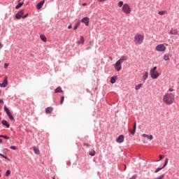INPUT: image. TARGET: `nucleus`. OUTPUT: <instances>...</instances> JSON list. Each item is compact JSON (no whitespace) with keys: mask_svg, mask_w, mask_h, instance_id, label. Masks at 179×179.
<instances>
[{"mask_svg":"<svg viewBox=\"0 0 179 179\" xmlns=\"http://www.w3.org/2000/svg\"><path fill=\"white\" fill-rule=\"evenodd\" d=\"M53 179H55V177H54Z\"/></svg>","mask_w":179,"mask_h":179,"instance_id":"nucleus-56","label":"nucleus"},{"mask_svg":"<svg viewBox=\"0 0 179 179\" xmlns=\"http://www.w3.org/2000/svg\"><path fill=\"white\" fill-rule=\"evenodd\" d=\"M127 56H122L121 58L117 60L119 62H121L122 64L124 62V61H127Z\"/></svg>","mask_w":179,"mask_h":179,"instance_id":"nucleus-21","label":"nucleus"},{"mask_svg":"<svg viewBox=\"0 0 179 179\" xmlns=\"http://www.w3.org/2000/svg\"><path fill=\"white\" fill-rule=\"evenodd\" d=\"M164 156L163 155H159V159L157 160V162H160L163 159Z\"/></svg>","mask_w":179,"mask_h":179,"instance_id":"nucleus-42","label":"nucleus"},{"mask_svg":"<svg viewBox=\"0 0 179 179\" xmlns=\"http://www.w3.org/2000/svg\"><path fill=\"white\" fill-rule=\"evenodd\" d=\"M83 6H86V3H84L83 4Z\"/></svg>","mask_w":179,"mask_h":179,"instance_id":"nucleus-53","label":"nucleus"},{"mask_svg":"<svg viewBox=\"0 0 179 179\" xmlns=\"http://www.w3.org/2000/svg\"><path fill=\"white\" fill-rule=\"evenodd\" d=\"M87 50H92V46H88L87 48H86Z\"/></svg>","mask_w":179,"mask_h":179,"instance_id":"nucleus-46","label":"nucleus"},{"mask_svg":"<svg viewBox=\"0 0 179 179\" xmlns=\"http://www.w3.org/2000/svg\"><path fill=\"white\" fill-rule=\"evenodd\" d=\"M176 100V95L173 93H166L163 96V101L166 106H171Z\"/></svg>","mask_w":179,"mask_h":179,"instance_id":"nucleus-1","label":"nucleus"},{"mask_svg":"<svg viewBox=\"0 0 179 179\" xmlns=\"http://www.w3.org/2000/svg\"><path fill=\"white\" fill-rule=\"evenodd\" d=\"M23 6V3H19L16 6L15 9H19L20 8H22Z\"/></svg>","mask_w":179,"mask_h":179,"instance_id":"nucleus-28","label":"nucleus"},{"mask_svg":"<svg viewBox=\"0 0 179 179\" xmlns=\"http://www.w3.org/2000/svg\"><path fill=\"white\" fill-rule=\"evenodd\" d=\"M169 34H173L176 36V35L178 34V31L177 29H171V31H169Z\"/></svg>","mask_w":179,"mask_h":179,"instance_id":"nucleus-18","label":"nucleus"},{"mask_svg":"<svg viewBox=\"0 0 179 179\" xmlns=\"http://www.w3.org/2000/svg\"><path fill=\"white\" fill-rule=\"evenodd\" d=\"M77 44L78 45L85 44V38H83V36H80V39L77 41Z\"/></svg>","mask_w":179,"mask_h":179,"instance_id":"nucleus-15","label":"nucleus"},{"mask_svg":"<svg viewBox=\"0 0 179 179\" xmlns=\"http://www.w3.org/2000/svg\"><path fill=\"white\" fill-rule=\"evenodd\" d=\"M148 72H145L143 76V83H145L146 79H148Z\"/></svg>","mask_w":179,"mask_h":179,"instance_id":"nucleus-23","label":"nucleus"},{"mask_svg":"<svg viewBox=\"0 0 179 179\" xmlns=\"http://www.w3.org/2000/svg\"><path fill=\"white\" fill-rule=\"evenodd\" d=\"M160 170H163V167L157 168V169L155 170V173H159Z\"/></svg>","mask_w":179,"mask_h":179,"instance_id":"nucleus-33","label":"nucleus"},{"mask_svg":"<svg viewBox=\"0 0 179 179\" xmlns=\"http://www.w3.org/2000/svg\"><path fill=\"white\" fill-rule=\"evenodd\" d=\"M10 176V170H7L6 172V177H9Z\"/></svg>","mask_w":179,"mask_h":179,"instance_id":"nucleus-32","label":"nucleus"},{"mask_svg":"<svg viewBox=\"0 0 179 179\" xmlns=\"http://www.w3.org/2000/svg\"><path fill=\"white\" fill-rule=\"evenodd\" d=\"M8 67V64H4V68H7Z\"/></svg>","mask_w":179,"mask_h":179,"instance_id":"nucleus-51","label":"nucleus"},{"mask_svg":"<svg viewBox=\"0 0 179 179\" xmlns=\"http://www.w3.org/2000/svg\"><path fill=\"white\" fill-rule=\"evenodd\" d=\"M29 16V13L25 14L24 15H22V19H26Z\"/></svg>","mask_w":179,"mask_h":179,"instance_id":"nucleus-38","label":"nucleus"},{"mask_svg":"<svg viewBox=\"0 0 179 179\" xmlns=\"http://www.w3.org/2000/svg\"><path fill=\"white\" fill-rule=\"evenodd\" d=\"M33 150L34 152L35 153V155H40V150L37 148H36V146L33 147Z\"/></svg>","mask_w":179,"mask_h":179,"instance_id":"nucleus-19","label":"nucleus"},{"mask_svg":"<svg viewBox=\"0 0 179 179\" xmlns=\"http://www.w3.org/2000/svg\"><path fill=\"white\" fill-rule=\"evenodd\" d=\"M159 15H161L162 16H163V15H166V11H159L158 13Z\"/></svg>","mask_w":179,"mask_h":179,"instance_id":"nucleus-35","label":"nucleus"},{"mask_svg":"<svg viewBox=\"0 0 179 179\" xmlns=\"http://www.w3.org/2000/svg\"><path fill=\"white\" fill-rule=\"evenodd\" d=\"M40 38L42 41H43V43H45L47 42V37H45V35L42 34V35H40Z\"/></svg>","mask_w":179,"mask_h":179,"instance_id":"nucleus-20","label":"nucleus"},{"mask_svg":"<svg viewBox=\"0 0 179 179\" xmlns=\"http://www.w3.org/2000/svg\"><path fill=\"white\" fill-rule=\"evenodd\" d=\"M10 149H12L13 150H16V149H17V148L16 146H15V145H11L10 147Z\"/></svg>","mask_w":179,"mask_h":179,"instance_id":"nucleus-34","label":"nucleus"},{"mask_svg":"<svg viewBox=\"0 0 179 179\" xmlns=\"http://www.w3.org/2000/svg\"><path fill=\"white\" fill-rule=\"evenodd\" d=\"M45 2V1L44 0H43V1H40L39 3H38L36 5V9H41V8H43V5H44Z\"/></svg>","mask_w":179,"mask_h":179,"instance_id":"nucleus-12","label":"nucleus"},{"mask_svg":"<svg viewBox=\"0 0 179 179\" xmlns=\"http://www.w3.org/2000/svg\"><path fill=\"white\" fill-rule=\"evenodd\" d=\"M107 0H98V2H106Z\"/></svg>","mask_w":179,"mask_h":179,"instance_id":"nucleus-47","label":"nucleus"},{"mask_svg":"<svg viewBox=\"0 0 179 179\" xmlns=\"http://www.w3.org/2000/svg\"><path fill=\"white\" fill-rule=\"evenodd\" d=\"M129 131L132 135H135V132H136V122H134V127H133V131H131V129H129Z\"/></svg>","mask_w":179,"mask_h":179,"instance_id":"nucleus-13","label":"nucleus"},{"mask_svg":"<svg viewBox=\"0 0 179 179\" xmlns=\"http://www.w3.org/2000/svg\"><path fill=\"white\" fill-rule=\"evenodd\" d=\"M0 93H1V91H0Z\"/></svg>","mask_w":179,"mask_h":179,"instance_id":"nucleus-58","label":"nucleus"},{"mask_svg":"<svg viewBox=\"0 0 179 179\" xmlns=\"http://www.w3.org/2000/svg\"><path fill=\"white\" fill-rule=\"evenodd\" d=\"M4 111H6V114H7L10 121H15V117H13L12 113H10V110H9V108H8L6 106H4Z\"/></svg>","mask_w":179,"mask_h":179,"instance_id":"nucleus-5","label":"nucleus"},{"mask_svg":"<svg viewBox=\"0 0 179 179\" xmlns=\"http://www.w3.org/2000/svg\"><path fill=\"white\" fill-rule=\"evenodd\" d=\"M157 66H154L151 70L150 71V74L152 78V79H157L159 76H160V73H159V71H157Z\"/></svg>","mask_w":179,"mask_h":179,"instance_id":"nucleus-2","label":"nucleus"},{"mask_svg":"<svg viewBox=\"0 0 179 179\" xmlns=\"http://www.w3.org/2000/svg\"><path fill=\"white\" fill-rule=\"evenodd\" d=\"M124 171H126L127 170V165H124Z\"/></svg>","mask_w":179,"mask_h":179,"instance_id":"nucleus-52","label":"nucleus"},{"mask_svg":"<svg viewBox=\"0 0 179 179\" xmlns=\"http://www.w3.org/2000/svg\"><path fill=\"white\" fill-rule=\"evenodd\" d=\"M0 143H2V139L0 138Z\"/></svg>","mask_w":179,"mask_h":179,"instance_id":"nucleus-55","label":"nucleus"},{"mask_svg":"<svg viewBox=\"0 0 179 179\" xmlns=\"http://www.w3.org/2000/svg\"><path fill=\"white\" fill-rule=\"evenodd\" d=\"M169 90L170 92H174V89H173V88H169Z\"/></svg>","mask_w":179,"mask_h":179,"instance_id":"nucleus-48","label":"nucleus"},{"mask_svg":"<svg viewBox=\"0 0 179 179\" xmlns=\"http://www.w3.org/2000/svg\"><path fill=\"white\" fill-rule=\"evenodd\" d=\"M122 10L125 15H129V13L131 12V6H129L128 3H124L122 7Z\"/></svg>","mask_w":179,"mask_h":179,"instance_id":"nucleus-4","label":"nucleus"},{"mask_svg":"<svg viewBox=\"0 0 179 179\" xmlns=\"http://www.w3.org/2000/svg\"><path fill=\"white\" fill-rule=\"evenodd\" d=\"M116 80H117V77L113 76V77H111L110 82V83L114 84V83H115Z\"/></svg>","mask_w":179,"mask_h":179,"instance_id":"nucleus-22","label":"nucleus"},{"mask_svg":"<svg viewBox=\"0 0 179 179\" xmlns=\"http://www.w3.org/2000/svg\"><path fill=\"white\" fill-rule=\"evenodd\" d=\"M76 25L79 27V26H80V22H76Z\"/></svg>","mask_w":179,"mask_h":179,"instance_id":"nucleus-43","label":"nucleus"},{"mask_svg":"<svg viewBox=\"0 0 179 179\" xmlns=\"http://www.w3.org/2000/svg\"><path fill=\"white\" fill-rule=\"evenodd\" d=\"M148 139H150V141H152V139H153V136H152V135L148 136Z\"/></svg>","mask_w":179,"mask_h":179,"instance_id":"nucleus-40","label":"nucleus"},{"mask_svg":"<svg viewBox=\"0 0 179 179\" xmlns=\"http://www.w3.org/2000/svg\"><path fill=\"white\" fill-rule=\"evenodd\" d=\"M79 27L78 25H75L73 27V30H76Z\"/></svg>","mask_w":179,"mask_h":179,"instance_id":"nucleus-44","label":"nucleus"},{"mask_svg":"<svg viewBox=\"0 0 179 179\" xmlns=\"http://www.w3.org/2000/svg\"><path fill=\"white\" fill-rule=\"evenodd\" d=\"M3 135H0V138H3Z\"/></svg>","mask_w":179,"mask_h":179,"instance_id":"nucleus-54","label":"nucleus"},{"mask_svg":"<svg viewBox=\"0 0 179 179\" xmlns=\"http://www.w3.org/2000/svg\"><path fill=\"white\" fill-rule=\"evenodd\" d=\"M23 15H24V10H21L15 15V18L19 20L21 17H23Z\"/></svg>","mask_w":179,"mask_h":179,"instance_id":"nucleus-8","label":"nucleus"},{"mask_svg":"<svg viewBox=\"0 0 179 179\" xmlns=\"http://www.w3.org/2000/svg\"><path fill=\"white\" fill-rule=\"evenodd\" d=\"M122 62H119L118 60L115 62L114 64L115 69L117 71V72H120L121 69H122V66H121Z\"/></svg>","mask_w":179,"mask_h":179,"instance_id":"nucleus-6","label":"nucleus"},{"mask_svg":"<svg viewBox=\"0 0 179 179\" xmlns=\"http://www.w3.org/2000/svg\"><path fill=\"white\" fill-rule=\"evenodd\" d=\"M55 93H64V91L62 90V88L61 87H57L55 90Z\"/></svg>","mask_w":179,"mask_h":179,"instance_id":"nucleus-17","label":"nucleus"},{"mask_svg":"<svg viewBox=\"0 0 179 179\" xmlns=\"http://www.w3.org/2000/svg\"><path fill=\"white\" fill-rule=\"evenodd\" d=\"M3 48V45H2V43L0 42V50Z\"/></svg>","mask_w":179,"mask_h":179,"instance_id":"nucleus-45","label":"nucleus"},{"mask_svg":"<svg viewBox=\"0 0 179 179\" xmlns=\"http://www.w3.org/2000/svg\"><path fill=\"white\" fill-rule=\"evenodd\" d=\"M6 85H8V77H6L2 83L0 84L1 87H6Z\"/></svg>","mask_w":179,"mask_h":179,"instance_id":"nucleus-11","label":"nucleus"},{"mask_svg":"<svg viewBox=\"0 0 179 179\" xmlns=\"http://www.w3.org/2000/svg\"><path fill=\"white\" fill-rule=\"evenodd\" d=\"M124 139H125V137L124 136V135H120L116 139V142L117 143H122V142H124Z\"/></svg>","mask_w":179,"mask_h":179,"instance_id":"nucleus-10","label":"nucleus"},{"mask_svg":"<svg viewBox=\"0 0 179 179\" xmlns=\"http://www.w3.org/2000/svg\"><path fill=\"white\" fill-rule=\"evenodd\" d=\"M143 138H146L147 139L149 138V135L148 134H143Z\"/></svg>","mask_w":179,"mask_h":179,"instance_id":"nucleus-39","label":"nucleus"},{"mask_svg":"<svg viewBox=\"0 0 179 179\" xmlns=\"http://www.w3.org/2000/svg\"><path fill=\"white\" fill-rule=\"evenodd\" d=\"M3 139L9 140V137L8 136H3Z\"/></svg>","mask_w":179,"mask_h":179,"instance_id":"nucleus-41","label":"nucleus"},{"mask_svg":"<svg viewBox=\"0 0 179 179\" xmlns=\"http://www.w3.org/2000/svg\"><path fill=\"white\" fill-rule=\"evenodd\" d=\"M6 152H9V150L8 148H3V153H6Z\"/></svg>","mask_w":179,"mask_h":179,"instance_id":"nucleus-36","label":"nucleus"},{"mask_svg":"<svg viewBox=\"0 0 179 179\" xmlns=\"http://www.w3.org/2000/svg\"><path fill=\"white\" fill-rule=\"evenodd\" d=\"M164 61H169L170 60V56L169 55V54L164 55Z\"/></svg>","mask_w":179,"mask_h":179,"instance_id":"nucleus-24","label":"nucleus"},{"mask_svg":"<svg viewBox=\"0 0 179 179\" xmlns=\"http://www.w3.org/2000/svg\"><path fill=\"white\" fill-rule=\"evenodd\" d=\"M65 100V96H62L61 99H60V104L61 106H62V104H64V101Z\"/></svg>","mask_w":179,"mask_h":179,"instance_id":"nucleus-26","label":"nucleus"},{"mask_svg":"<svg viewBox=\"0 0 179 179\" xmlns=\"http://www.w3.org/2000/svg\"><path fill=\"white\" fill-rule=\"evenodd\" d=\"M0 177H1V174H0Z\"/></svg>","mask_w":179,"mask_h":179,"instance_id":"nucleus-57","label":"nucleus"},{"mask_svg":"<svg viewBox=\"0 0 179 179\" xmlns=\"http://www.w3.org/2000/svg\"><path fill=\"white\" fill-rule=\"evenodd\" d=\"M0 104H3V99H0Z\"/></svg>","mask_w":179,"mask_h":179,"instance_id":"nucleus-49","label":"nucleus"},{"mask_svg":"<svg viewBox=\"0 0 179 179\" xmlns=\"http://www.w3.org/2000/svg\"><path fill=\"white\" fill-rule=\"evenodd\" d=\"M52 107H48L45 108V113L46 114H51L52 113Z\"/></svg>","mask_w":179,"mask_h":179,"instance_id":"nucleus-16","label":"nucleus"},{"mask_svg":"<svg viewBox=\"0 0 179 179\" xmlns=\"http://www.w3.org/2000/svg\"><path fill=\"white\" fill-rule=\"evenodd\" d=\"M1 124H2V125H5V127H6V128L10 127V124H9V122H8V121H6L5 120L1 121Z\"/></svg>","mask_w":179,"mask_h":179,"instance_id":"nucleus-14","label":"nucleus"},{"mask_svg":"<svg viewBox=\"0 0 179 179\" xmlns=\"http://www.w3.org/2000/svg\"><path fill=\"white\" fill-rule=\"evenodd\" d=\"M143 36L141 35V34H136V36H134V43L135 44H138V45H141L143 43Z\"/></svg>","mask_w":179,"mask_h":179,"instance_id":"nucleus-3","label":"nucleus"},{"mask_svg":"<svg viewBox=\"0 0 179 179\" xmlns=\"http://www.w3.org/2000/svg\"><path fill=\"white\" fill-rule=\"evenodd\" d=\"M168 163H169V158H166L165 159V162H164V164L162 166V169H164V167H166V166H167Z\"/></svg>","mask_w":179,"mask_h":179,"instance_id":"nucleus-25","label":"nucleus"},{"mask_svg":"<svg viewBox=\"0 0 179 179\" xmlns=\"http://www.w3.org/2000/svg\"><path fill=\"white\" fill-rule=\"evenodd\" d=\"M90 156H96V151L92 150L89 152Z\"/></svg>","mask_w":179,"mask_h":179,"instance_id":"nucleus-29","label":"nucleus"},{"mask_svg":"<svg viewBox=\"0 0 179 179\" xmlns=\"http://www.w3.org/2000/svg\"><path fill=\"white\" fill-rule=\"evenodd\" d=\"M142 87V84H138L137 85L135 86V90H139Z\"/></svg>","mask_w":179,"mask_h":179,"instance_id":"nucleus-27","label":"nucleus"},{"mask_svg":"<svg viewBox=\"0 0 179 179\" xmlns=\"http://www.w3.org/2000/svg\"><path fill=\"white\" fill-rule=\"evenodd\" d=\"M68 29H72V24L69 25Z\"/></svg>","mask_w":179,"mask_h":179,"instance_id":"nucleus-50","label":"nucleus"},{"mask_svg":"<svg viewBox=\"0 0 179 179\" xmlns=\"http://www.w3.org/2000/svg\"><path fill=\"white\" fill-rule=\"evenodd\" d=\"M117 6L119 8H122V6H124V1H119Z\"/></svg>","mask_w":179,"mask_h":179,"instance_id":"nucleus-30","label":"nucleus"},{"mask_svg":"<svg viewBox=\"0 0 179 179\" xmlns=\"http://www.w3.org/2000/svg\"><path fill=\"white\" fill-rule=\"evenodd\" d=\"M155 50L159 52H164L166 51V46L163 44H159L156 46Z\"/></svg>","mask_w":179,"mask_h":179,"instance_id":"nucleus-7","label":"nucleus"},{"mask_svg":"<svg viewBox=\"0 0 179 179\" xmlns=\"http://www.w3.org/2000/svg\"><path fill=\"white\" fill-rule=\"evenodd\" d=\"M83 146H86L87 148H89V146H90V144L87 143H83Z\"/></svg>","mask_w":179,"mask_h":179,"instance_id":"nucleus-37","label":"nucleus"},{"mask_svg":"<svg viewBox=\"0 0 179 179\" xmlns=\"http://www.w3.org/2000/svg\"><path fill=\"white\" fill-rule=\"evenodd\" d=\"M0 156H1V157H3V159H6L7 160H10L9 158L8 157V156H6V155H3V154H1V153H0Z\"/></svg>","mask_w":179,"mask_h":179,"instance_id":"nucleus-31","label":"nucleus"},{"mask_svg":"<svg viewBox=\"0 0 179 179\" xmlns=\"http://www.w3.org/2000/svg\"><path fill=\"white\" fill-rule=\"evenodd\" d=\"M89 22H90V19L89 18V17H85L81 20V22L84 23L85 26L89 25Z\"/></svg>","mask_w":179,"mask_h":179,"instance_id":"nucleus-9","label":"nucleus"}]
</instances>
